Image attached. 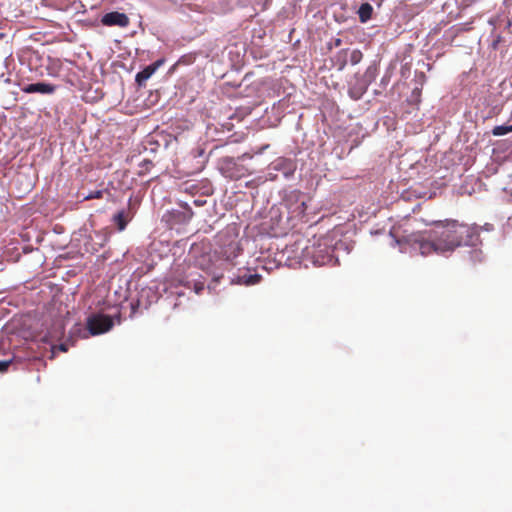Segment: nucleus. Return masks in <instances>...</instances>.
Masks as SVG:
<instances>
[{
  "mask_svg": "<svg viewBox=\"0 0 512 512\" xmlns=\"http://www.w3.org/2000/svg\"><path fill=\"white\" fill-rule=\"evenodd\" d=\"M432 229L413 232L403 237V242L423 256L452 253L460 246L475 245L477 227L456 219L436 220Z\"/></svg>",
  "mask_w": 512,
  "mask_h": 512,
  "instance_id": "f257e3e1",
  "label": "nucleus"
},
{
  "mask_svg": "<svg viewBox=\"0 0 512 512\" xmlns=\"http://www.w3.org/2000/svg\"><path fill=\"white\" fill-rule=\"evenodd\" d=\"M332 252L326 239H318L303 248L302 258L311 261L315 266H324L332 262Z\"/></svg>",
  "mask_w": 512,
  "mask_h": 512,
  "instance_id": "f03ea898",
  "label": "nucleus"
},
{
  "mask_svg": "<svg viewBox=\"0 0 512 512\" xmlns=\"http://www.w3.org/2000/svg\"><path fill=\"white\" fill-rule=\"evenodd\" d=\"M114 323L109 315L92 314L87 318L86 326L89 333L93 336L103 334L112 329Z\"/></svg>",
  "mask_w": 512,
  "mask_h": 512,
  "instance_id": "7ed1b4c3",
  "label": "nucleus"
},
{
  "mask_svg": "<svg viewBox=\"0 0 512 512\" xmlns=\"http://www.w3.org/2000/svg\"><path fill=\"white\" fill-rule=\"evenodd\" d=\"M101 23L104 26L125 28L130 24V19L125 13L112 11L102 16Z\"/></svg>",
  "mask_w": 512,
  "mask_h": 512,
  "instance_id": "20e7f679",
  "label": "nucleus"
},
{
  "mask_svg": "<svg viewBox=\"0 0 512 512\" xmlns=\"http://www.w3.org/2000/svg\"><path fill=\"white\" fill-rule=\"evenodd\" d=\"M165 60L159 59L154 63L146 66L142 71L138 72L135 76V81L139 87L145 86L146 81L157 71V69L164 64Z\"/></svg>",
  "mask_w": 512,
  "mask_h": 512,
  "instance_id": "39448f33",
  "label": "nucleus"
},
{
  "mask_svg": "<svg viewBox=\"0 0 512 512\" xmlns=\"http://www.w3.org/2000/svg\"><path fill=\"white\" fill-rule=\"evenodd\" d=\"M21 90L27 94H31V93L52 94L55 92L56 86L49 84V83L38 82V83L25 85L21 88Z\"/></svg>",
  "mask_w": 512,
  "mask_h": 512,
  "instance_id": "423d86ee",
  "label": "nucleus"
},
{
  "mask_svg": "<svg viewBox=\"0 0 512 512\" xmlns=\"http://www.w3.org/2000/svg\"><path fill=\"white\" fill-rule=\"evenodd\" d=\"M273 169L281 171L286 177H288L294 173L295 165L292 160L280 157L273 162Z\"/></svg>",
  "mask_w": 512,
  "mask_h": 512,
  "instance_id": "0eeeda50",
  "label": "nucleus"
},
{
  "mask_svg": "<svg viewBox=\"0 0 512 512\" xmlns=\"http://www.w3.org/2000/svg\"><path fill=\"white\" fill-rule=\"evenodd\" d=\"M133 215L130 212V209L120 210L113 216V222L117 225L119 231H123L127 223L132 219Z\"/></svg>",
  "mask_w": 512,
  "mask_h": 512,
  "instance_id": "6e6552de",
  "label": "nucleus"
},
{
  "mask_svg": "<svg viewBox=\"0 0 512 512\" xmlns=\"http://www.w3.org/2000/svg\"><path fill=\"white\" fill-rule=\"evenodd\" d=\"M373 13V7L369 3H363L359 7L358 16L362 23H366L371 19Z\"/></svg>",
  "mask_w": 512,
  "mask_h": 512,
  "instance_id": "1a4fd4ad",
  "label": "nucleus"
},
{
  "mask_svg": "<svg viewBox=\"0 0 512 512\" xmlns=\"http://www.w3.org/2000/svg\"><path fill=\"white\" fill-rule=\"evenodd\" d=\"M347 57H348L347 49H342L335 55L333 61L338 70L341 71L345 68V66L347 65Z\"/></svg>",
  "mask_w": 512,
  "mask_h": 512,
  "instance_id": "9d476101",
  "label": "nucleus"
},
{
  "mask_svg": "<svg viewBox=\"0 0 512 512\" xmlns=\"http://www.w3.org/2000/svg\"><path fill=\"white\" fill-rule=\"evenodd\" d=\"M241 249L237 245V243H230L228 245V249L224 250L223 256L227 261H232L234 258H236L240 254Z\"/></svg>",
  "mask_w": 512,
  "mask_h": 512,
  "instance_id": "9b49d317",
  "label": "nucleus"
},
{
  "mask_svg": "<svg viewBox=\"0 0 512 512\" xmlns=\"http://www.w3.org/2000/svg\"><path fill=\"white\" fill-rule=\"evenodd\" d=\"M260 280H261V276L258 274L244 275V276L240 277L239 283H243L245 285H255V284L259 283Z\"/></svg>",
  "mask_w": 512,
  "mask_h": 512,
  "instance_id": "f8f14e48",
  "label": "nucleus"
},
{
  "mask_svg": "<svg viewBox=\"0 0 512 512\" xmlns=\"http://www.w3.org/2000/svg\"><path fill=\"white\" fill-rule=\"evenodd\" d=\"M509 132H512V129H510L509 125H499V126H495L492 129V134L494 136H503Z\"/></svg>",
  "mask_w": 512,
  "mask_h": 512,
  "instance_id": "ddd939ff",
  "label": "nucleus"
},
{
  "mask_svg": "<svg viewBox=\"0 0 512 512\" xmlns=\"http://www.w3.org/2000/svg\"><path fill=\"white\" fill-rule=\"evenodd\" d=\"M363 58V54L360 50L356 49V50H353L351 53H350V63L352 65H356L358 63H360V61L362 60Z\"/></svg>",
  "mask_w": 512,
  "mask_h": 512,
  "instance_id": "4468645a",
  "label": "nucleus"
},
{
  "mask_svg": "<svg viewBox=\"0 0 512 512\" xmlns=\"http://www.w3.org/2000/svg\"><path fill=\"white\" fill-rule=\"evenodd\" d=\"M172 4L179 5L182 9H190V10H197L198 6L195 5V7L192 6L191 3H186L187 0H170Z\"/></svg>",
  "mask_w": 512,
  "mask_h": 512,
  "instance_id": "2eb2a0df",
  "label": "nucleus"
},
{
  "mask_svg": "<svg viewBox=\"0 0 512 512\" xmlns=\"http://www.w3.org/2000/svg\"><path fill=\"white\" fill-rule=\"evenodd\" d=\"M153 166V163L151 160L145 159L140 163L141 170L139 172V175H142L150 170V168Z\"/></svg>",
  "mask_w": 512,
  "mask_h": 512,
  "instance_id": "dca6fc26",
  "label": "nucleus"
},
{
  "mask_svg": "<svg viewBox=\"0 0 512 512\" xmlns=\"http://www.w3.org/2000/svg\"><path fill=\"white\" fill-rule=\"evenodd\" d=\"M503 42V37L501 35H496L491 43V48L493 50H497L499 45Z\"/></svg>",
  "mask_w": 512,
  "mask_h": 512,
  "instance_id": "f3484780",
  "label": "nucleus"
},
{
  "mask_svg": "<svg viewBox=\"0 0 512 512\" xmlns=\"http://www.w3.org/2000/svg\"><path fill=\"white\" fill-rule=\"evenodd\" d=\"M193 289L195 293L200 294L204 290V282L203 281H194Z\"/></svg>",
  "mask_w": 512,
  "mask_h": 512,
  "instance_id": "a211bd4d",
  "label": "nucleus"
},
{
  "mask_svg": "<svg viewBox=\"0 0 512 512\" xmlns=\"http://www.w3.org/2000/svg\"><path fill=\"white\" fill-rule=\"evenodd\" d=\"M103 196V191L98 190L95 192H91L88 196L85 197V199H100Z\"/></svg>",
  "mask_w": 512,
  "mask_h": 512,
  "instance_id": "6ab92c4d",
  "label": "nucleus"
},
{
  "mask_svg": "<svg viewBox=\"0 0 512 512\" xmlns=\"http://www.w3.org/2000/svg\"><path fill=\"white\" fill-rule=\"evenodd\" d=\"M10 364H11L10 360H8V361H0V372L7 371L8 367L10 366Z\"/></svg>",
  "mask_w": 512,
  "mask_h": 512,
  "instance_id": "aec40b11",
  "label": "nucleus"
},
{
  "mask_svg": "<svg viewBox=\"0 0 512 512\" xmlns=\"http://www.w3.org/2000/svg\"><path fill=\"white\" fill-rule=\"evenodd\" d=\"M334 45H335L336 47L340 46V45H341V39H339V38L335 39V41H334Z\"/></svg>",
  "mask_w": 512,
  "mask_h": 512,
  "instance_id": "412c9836",
  "label": "nucleus"
},
{
  "mask_svg": "<svg viewBox=\"0 0 512 512\" xmlns=\"http://www.w3.org/2000/svg\"><path fill=\"white\" fill-rule=\"evenodd\" d=\"M421 90L416 88L413 90V94H417V96H420Z\"/></svg>",
  "mask_w": 512,
  "mask_h": 512,
  "instance_id": "4be33fe9",
  "label": "nucleus"
},
{
  "mask_svg": "<svg viewBox=\"0 0 512 512\" xmlns=\"http://www.w3.org/2000/svg\"><path fill=\"white\" fill-rule=\"evenodd\" d=\"M188 288H191V285H190V282L187 281V283L185 284Z\"/></svg>",
  "mask_w": 512,
  "mask_h": 512,
  "instance_id": "5701e85b",
  "label": "nucleus"
},
{
  "mask_svg": "<svg viewBox=\"0 0 512 512\" xmlns=\"http://www.w3.org/2000/svg\"><path fill=\"white\" fill-rule=\"evenodd\" d=\"M60 348L62 351H66V348L64 347V345H61Z\"/></svg>",
  "mask_w": 512,
  "mask_h": 512,
  "instance_id": "b1692460",
  "label": "nucleus"
},
{
  "mask_svg": "<svg viewBox=\"0 0 512 512\" xmlns=\"http://www.w3.org/2000/svg\"><path fill=\"white\" fill-rule=\"evenodd\" d=\"M421 78L424 80L425 79V74L424 73H421Z\"/></svg>",
  "mask_w": 512,
  "mask_h": 512,
  "instance_id": "393cba45",
  "label": "nucleus"
}]
</instances>
